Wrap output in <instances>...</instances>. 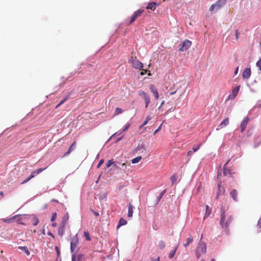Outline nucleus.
Listing matches in <instances>:
<instances>
[{"mask_svg":"<svg viewBox=\"0 0 261 261\" xmlns=\"http://www.w3.org/2000/svg\"><path fill=\"white\" fill-rule=\"evenodd\" d=\"M220 224L222 227V228L224 230L226 233L228 234L229 233V226L232 221V217L231 215H229L226 219V215L225 213L224 207L221 206L220 208Z\"/></svg>","mask_w":261,"mask_h":261,"instance_id":"obj_1","label":"nucleus"},{"mask_svg":"<svg viewBox=\"0 0 261 261\" xmlns=\"http://www.w3.org/2000/svg\"><path fill=\"white\" fill-rule=\"evenodd\" d=\"M202 236L201 239L198 243L197 246L195 249V255L199 259L202 254H205L206 251V245L205 243L202 241Z\"/></svg>","mask_w":261,"mask_h":261,"instance_id":"obj_2","label":"nucleus"},{"mask_svg":"<svg viewBox=\"0 0 261 261\" xmlns=\"http://www.w3.org/2000/svg\"><path fill=\"white\" fill-rule=\"evenodd\" d=\"M226 0H218L215 4H213L210 8V11H217L226 4Z\"/></svg>","mask_w":261,"mask_h":261,"instance_id":"obj_3","label":"nucleus"},{"mask_svg":"<svg viewBox=\"0 0 261 261\" xmlns=\"http://www.w3.org/2000/svg\"><path fill=\"white\" fill-rule=\"evenodd\" d=\"M144 12V10L141 9L135 11L133 15L130 16L128 24L129 25L133 23L136 20L137 18H138V17H140L142 15Z\"/></svg>","mask_w":261,"mask_h":261,"instance_id":"obj_4","label":"nucleus"},{"mask_svg":"<svg viewBox=\"0 0 261 261\" xmlns=\"http://www.w3.org/2000/svg\"><path fill=\"white\" fill-rule=\"evenodd\" d=\"M47 167L45 168H38L33 171L32 172L31 175L27 177L26 179H25L21 184H24L28 182L30 180H31L32 178L34 177L36 175H38L40 173H41L42 171H43L44 170H45Z\"/></svg>","mask_w":261,"mask_h":261,"instance_id":"obj_5","label":"nucleus"},{"mask_svg":"<svg viewBox=\"0 0 261 261\" xmlns=\"http://www.w3.org/2000/svg\"><path fill=\"white\" fill-rule=\"evenodd\" d=\"M192 42L189 40H184L181 44L179 45V50L180 51H184L189 49L191 46Z\"/></svg>","mask_w":261,"mask_h":261,"instance_id":"obj_6","label":"nucleus"},{"mask_svg":"<svg viewBox=\"0 0 261 261\" xmlns=\"http://www.w3.org/2000/svg\"><path fill=\"white\" fill-rule=\"evenodd\" d=\"M79 239H78V238H77V234H76L75 236H74L72 239V240L70 242V251L71 253H73L74 252V251L76 248V247L77 246V245H78L79 244Z\"/></svg>","mask_w":261,"mask_h":261,"instance_id":"obj_7","label":"nucleus"},{"mask_svg":"<svg viewBox=\"0 0 261 261\" xmlns=\"http://www.w3.org/2000/svg\"><path fill=\"white\" fill-rule=\"evenodd\" d=\"M240 87L241 86L238 85L236 88H233L232 90V93L228 95L227 99L229 100L234 99L239 92Z\"/></svg>","mask_w":261,"mask_h":261,"instance_id":"obj_8","label":"nucleus"},{"mask_svg":"<svg viewBox=\"0 0 261 261\" xmlns=\"http://www.w3.org/2000/svg\"><path fill=\"white\" fill-rule=\"evenodd\" d=\"M131 64L132 66L136 69H139L141 70L143 67V63L139 61L138 60L134 61L133 63H132Z\"/></svg>","mask_w":261,"mask_h":261,"instance_id":"obj_9","label":"nucleus"},{"mask_svg":"<svg viewBox=\"0 0 261 261\" xmlns=\"http://www.w3.org/2000/svg\"><path fill=\"white\" fill-rule=\"evenodd\" d=\"M227 164H224L223 166V173L224 176H226L227 175H230L232 176V174L233 173L232 172L231 169L227 166Z\"/></svg>","mask_w":261,"mask_h":261,"instance_id":"obj_10","label":"nucleus"},{"mask_svg":"<svg viewBox=\"0 0 261 261\" xmlns=\"http://www.w3.org/2000/svg\"><path fill=\"white\" fill-rule=\"evenodd\" d=\"M149 89H150L151 92L153 94V95L155 97V99H158V98L159 97V92L157 90V89L154 86V85L151 84L149 87Z\"/></svg>","mask_w":261,"mask_h":261,"instance_id":"obj_11","label":"nucleus"},{"mask_svg":"<svg viewBox=\"0 0 261 261\" xmlns=\"http://www.w3.org/2000/svg\"><path fill=\"white\" fill-rule=\"evenodd\" d=\"M138 95L142 97L144 101L150 100V98L148 94L143 90H139L138 92Z\"/></svg>","mask_w":261,"mask_h":261,"instance_id":"obj_12","label":"nucleus"},{"mask_svg":"<svg viewBox=\"0 0 261 261\" xmlns=\"http://www.w3.org/2000/svg\"><path fill=\"white\" fill-rule=\"evenodd\" d=\"M249 121V118L248 117H246L244 118L241 123V132H243L246 128L247 124Z\"/></svg>","mask_w":261,"mask_h":261,"instance_id":"obj_13","label":"nucleus"},{"mask_svg":"<svg viewBox=\"0 0 261 261\" xmlns=\"http://www.w3.org/2000/svg\"><path fill=\"white\" fill-rule=\"evenodd\" d=\"M251 74V69L250 68H245L242 73V77L245 79H248Z\"/></svg>","mask_w":261,"mask_h":261,"instance_id":"obj_14","label":"nucleus"},{"mask_svg":"<svg viewBox=\"0 0 261 261\" xmlns=\"http://www.w3.org/2000/svg\"><path fill=\"white\" fill-rule=\"evenodd\" d=\"M221 181L219 182L218 184V190L217 192L216 198H218L220 195L223 194L225 192V190L223 188H221Z\"/></svg>","mask_w":261,"mask_h":261,"instance_id":"obj_15","label":"nucleus"},{"mask_svg":"<svg viewBox=\"0 0 261 261\" xmlns=\"http://www.w3.org/2000/svg\"><path fill=\"white\" fill-rule=\"evenodd\" d=\"M230 195L234 201H238V192L236 190L233 189L232 190L230 193Z\"/></svg>","mask_w":261,"mask_h":261,"instance_id":"obj_16","label":"nucleus"},{"mask_svg":"<svg viewBox=\"0 0 261 261\" xmlns=\"http://www.w3.org/2000/svg\"><path fill=\"white\" fill-rule=\"evenodd\" d=\"M133 208H134L133 205L130 202H129L128 205V214H127V216L128 217H132L133 216Z\"/></svg>","mask_w":261,"mask_h":261,"instance_id":"obj_17","label":"nucleus"},{"mask_svg":"<svg viewBox=\"0 0 261 261\" xmlns=\"http://www.w3.org/2000/svg\"><path fill=\"white\" fill-rule=\"evenodd\" d=\"M157 6V4L155 2H151L148 4L147 7H146V9H150L152 10H154Z\"/></svg>","mask_w":261,"mask_h":261,"instance_id":"obj_18","label":"nucleus"},{"mask_svg":"<svg viewBox=\"0 0 261 261\" xmlns=\"http://www.w3.org/2000/svg\"><path fill=\"white\" fill-rule=\"evenodd\" d=\"M65 225V222L62 224L58 228V234L59 236H62L64 233V228Z\"/></svg>","mask_w":261,"mask_h":261,"instance_id":"obj_19","label":"nucleus"},{"mask_svg":"<svg viewBox=\"0 0 261 261\" xmlns=\"http://www.w3.org/2000/svg\"><path fill=\"white\" fill-rule=\"evenodd\" d=\"M166 192V190L165 189L160 193L159 195L156 198V202H155V205L159 203V202L161 200V198H162V197L165 194Z\"/></svg>","mask_w":261,"mask_h":261,"instance_id":"obj_20","label":"nucleus"},{"mask_svg":"<svg viewBox=\"0 0 261 261\" xmlns=\"http://www.w3.org/2000/svg\"><path fill=\"white\" fill-rule=\"evenodd\" d=\"M127 224V221L123 218H121L118 222L117 226V228L118 229L120 226L124 225Z\"/></svg>","mask_w":261,"mask_h":261,"instance_id":"obj_21","label":"nucleus"},{"mask_svg":"<svg viewBox=\"0 0 261 261\" xmlns=\"http://www.w3.org/2000/svg\"><path fill=\"white\" fill-rule=\"evenodd\" d=\"M18 249L23 251L27 255L30 254V252L27 246H18Z\"/></svg>","mask_w":261,"mask_h":261,"instance_id":"obj_22","label":"nucleus"},{"mask_svg":"<svg viewBox=\"0 0 261 261\" xmlns=\"http://www.w3.org/2000/svg\"><path fill=\"white\" fill-rule=\"evenodd\" d=\"M229 124V118H226L220 124L219 126L220 128H222L225 126H227Z\"/></svg>","mask_w":261,"mask_h":261,"instance_id":"obj_23","label":"nucleus"},{"mask_svg":"<svg viewBox=\"0 0 261 261\" xmlns=\"http://www.w3.org/2000/svg\"><path fill=\"white\" fill-rule=\"evenodd\" d=\"M75 141L73 142V143L70 145L69 147L67 152L66 153V154H69L72 151H73L75 149Z\"/></svg>","mask_w":261,"mask_h":261,"instance_id":"obj_24","label":"nucleus"},{"mask_svg":"<svg viewBox=\"0 0 261 261\" xmlns=\"http://www.w3.org/2000/svg\"><path fill=\"white\" fill-rule=\"evenodd\" d=\"M193 241V239L191 235H190L189 237L187 239V243L184 244V247H187Z\"/></svg>","mask_w":261,"mask_h":261,"instance_id":"obj_25","label":"nucleus"},{"mask_svg":"<svg viewBox=\"0 0 261 261\" xmlns=\"http://www.w3.org/2000/svg\"><path fill=\"white\" fill-rule=\"evenodd\" d=\"M170 180L171 181L172 185H173L177 180V175L176 173H174L170 177Z\"/></svg>","mask_w":261,"mask_h":261,"instance_id":"obj_26","label":"nucleus"},{"mask_svg":"<svg viewBox=\"0 0 261 261\" xmlns=\"http://www.w3.org/2000/svg\"><path fill=\"white\" fill-rule=\"evenodd\" d=\"M211 211H212V208H210L207 205L206 206V208H205V217H208L210 216V215L211 214Z\"/></svg>","mask_w":261,"mask_h":261,"instance_id":"obj_27","label":"nucleus"},{"mask_svg":"<svg viewBox=\"0 0 261 261\" xmlns=\"http://www.w3.org/2000/svg\"><path fill=\"white\" fill-rule=\"evenodd\" d=\"M158 246L160 249H163L165 247L166 244L164 241L161 240L159 242Z\"/></svg>","mask_w":261,"mask_h":261,"instance_id":"obj_28","label":"nucleus"},{"mask_svg":"<svg viewBox=\"0 0 261 261\" xmlns=\"http://www.w3.org/2000/svg\"><path fill=\"white\" fill-rule=\"evenodd\" d=\"M177 247H176L174 249H173L169 254V258L170 259H171L173 257V256H174L175 253H176V250H177Z\"/></svg>","mask_w":261,"mask_h":261,"instance_id":"obj_29","label":"nucleus"},{"mask_svg":"<svg viewBox=\"0 0 261 261\" xmlns=\"http://www.w3.org/2000/svg\"><path fill=\"white\" fill-rule=\"evenodd\" d=\"M77 257V261H83L85 258V255L83 254H78L76 255Z\"/></svg>","mask_w":261,"mask_h":261,"instance_id":"obj_30","label":"nucleus"},{"mask_svg":"<svg viewBox=\"0 0 261 261\" xmlns=\"http://www.w3.org/2000/svg\"><path fill=\"white\" fill-rule=\"evenodd\" d=\"M137 59L136 56H134L133 54L132 53L130 58L128 60V63H129L130 64H132V63H133L134 61H137Z\"/></svg>","mask_w":261,"mask_h":261,"instance_id":"obj_31","label":"nucleus"},{"mask_svg":"<svg viewBox=\"0 0 261 261\" xmlns=\"http://www.w3.org/2000/svg\"><path fill=\"white\" fill-rule=\"evenodd\" d=\"M141 159H142L141 156H138L134 158V159H133L132 161V163H137L141 161Z\"/></svg>","mask_w":261,"mask_h":261,"instance_id":"obj_32","label":"nucleus"},{"mask_svg":"<svg viewBox=\"0 0 261 261\" xmlns=\"http://www.w3.org/2000/svg\"><path fill=\"white\" fill-rule=\"evenodd\" d=\"M84 234L85 239L87 241H89L91 240V238H90V237L89 236V233L88 231H85L84 232Z\"/></svg>","mask_w":261,"mask_h":261,"instance_id":"obj_33","label":"nucleus"},{"mask_svg":"<svg viewBox=\"0 0 261 261\" xmlns=\"http://www.w3.org/2000/svg\"><path fill=\"white\" fill-rule=\"evenodd\" d=\"M39 222V219L37 217H34L32 220V224L33 225H37Z\"/></svg>","mask_w":261,"mask_h":261,"instance_id":"obj_34","label":"nucleus"},{"mask_svg":"<svg viewBox=\"0 0 261 261\" xmlns=\"http://www.w3.org/2000/svg\"><path fill=\"white\" fill-rule=\"evenodd\" d=\"M151 119V117H150V116H148L146 117L145 121H144V122L142 123V125H145L146 124H147L148 122Z\"/></svg>","mask_w":261,"mask_h":261,"instance_id":"obj_35","label":"nucleus"},{"mask_svg":"<svg viewBox=\"0 0 261 261\" xmlns=\"http://www.w3.org/2000/svg\"><path fill=\"white\" fill-rule=\"evenodd\" d=\"M122 112V110H121V109L117 108L115 111V115H118L119 114H121Z\"/></svg>","mask_w":261,"mask_h":261,"instance_id":"obj_36","label":"nucleus"},{"mask_svg":"<svg viewBox=\"0 0 261 261\" xmlns=\"http://www.w3.org/2000/svg\"><path fill=\"white\" fill-rule=\"evenodd\" d=\"M69 219V216H68V214L67 213L64 216V217L63 218V221H62V224L63 223H66V221L68 220Z\"/></svg>","mask_w":261,"mask_h":261,"instance_id":"obj_37","label":"nucleus"},{"mask_svg":"<svg viewBox=\"0 0 261 261\" xmlns=\"http://www.w3.org/2000/svg\"><path fill=\"white\" fill-rule=\"evenodd\" d=\"M257 226L258 229H259V231H261V216L258 221Z\"/></svg>","mask_w":261,"mask_h":261,"instance_id":"obj_38","label":"nucleus"},{"mask_svg":"<svg viewBox=\"0 0 261 261\" xmlns=\"http://www.w3.org/2000/svg\"><path fill=\"white\" fill-rule=\"evenodd\" d=\"M256 66L258 68L259 70L261 71V58L257 62Z\"/></svg>","mask_w":261,"mask_h":261,"instance_id":"obj_39","label":"nucleus"},{"mask_svg":"<svg viewBox=\"0 0 261 261\" xmlns=\"http://www.w3.org/2000/svg\"><path fill=\"white\" fill-rule=\"evenodd\" d=\"M107 194L106 193H104L103 195H101L99 196V199L100 200H103L104 199H107Z\"/></svg>","mask_w":261,"mask_h":261,"instance_id":"obj_40","label":"nucleus"},{"mask_svg":"<svg viewBox=\"0 0 261 261\" xmlns=\"http://www.w3.org/2000/svg\"><path fill=\"white\" fill-rule=\"evenodd\" d=\"M200 146V144H198L195 146H194L192 148V150H193V151L194 152H196L197 150H198L199 149Z\"/></svg>","mask_w":261,"mask_h":261,"instance_id":"obj_41","label":"nucleus"},{"mask_svg":"<svg viewBox=\"0 0 261 261\" xmlns=\"http://www.w3.org/2000/svg\"><path fill=\"white\" fill-rule=\"evenodd\" d=\"M56 217H57V213H53L51 216V219H50L51 221H52V222L54 221L56 219Z\"/></svg>","mask_w":261,"mask_h":261,"instance_id":"obj_42","label":"nucleus"},{"mask_svg":"<svg viewBox=\"0 0 261 261\" xmlns=\"http://www.w3.org/2000/svg\"><path fill=\"white\" fill-rule=\"evenodd\" d=\"M239 35H240V33H239V30H236L235 31V36H236V39L238 40L239 39Z\"/></svg>","mask_w":261,"mask_h":261,"instance_id":"obj_43","label":"nucleus"},{"mask_svg":"<svg viewBox=\"0 0 261 261\" xmlns=\"http://www.w3.org/2000/svg\"><path fill=\"white\" fill-rule=\"evenodd\" d=\"M130 123H127V124L125 125V127L124 128V129L122 130V132H125V131L127 130L129 128V127H130Z\"/></svg>","mask_w":261,"mask_h":261,"instance_id":"obj_44","label":"nucleus"},{"mask_svg":"<svg viewBox=\"0 0 261 261\" xmlns=\"http://www.w3.org/2000/svg\"><path fill=\"white\" fill-rule=\"evenodd\" d=\"M55 250H56V252H57V256H58V257H59L60 256V250H59V249L58 246H56L55 247Z\"/></svg>","mask_w":261,"mask_h":261,"instance_id":"obj_45","label":"nucleus"},{"mask_svg":"<svg viewBox=\"0 0 261 261\" xmlns=\"http://www.w3.org/2000/svg\"><path fill=\"white\" fill-rule=\"evenodd\" d=\"M76 254L75 253H72V257H71V260L72 261H75L76 260Z\"/></svg>","mask_w":261,"mask_h":261,"instance_id":"obj_46","label":"nucleus"},{"mask_svg":"<svg viewBox=\"0 0 261 261\" xmlns=\"http://www.w3.org/2000/svg\"><path fill=\"white\" fill-rule=\"evenodd\" d=\"M141 70H142V71H141V72H140V74H141V75H144V74H146V73H147V70H146V69H143L142 68Z\"/></svg>","mask_w":261,"mask_h":261,"instance_id":"obj_47","label":"nucleus"},{"mask_svg":"<svg viewBox=\"0 0 261 261\" xmlns=\"http://www.w3.org/2000/svg\"><path fill=\"white\" fill-rule=\"evenodd\" d=\"M68 98V96H66L63 99H62L60 102V104L62 105L64 102H65Z\"/></svg>","mask_w":261,"mask_h":261,"instance_id":"obj_48","label":"nucleus"},{"mask_svg":"<svg viewBox=\"0 0 261 261\" xmlns=\"http://www.w3.org/2000/svg\"><path fill=\"white\" fill-rule=\"evenodd\" d=\"M91 212H92L93 213V214H94L95 216H99V213H98V212H96V211H94L93 210H92V209L91 210Z\"/></svg>","mask_w":261,"mask_h":261,"instance_id":"obj_49","label":"nucleus"},{"mask_svg":"<svg viewBox=\"0 0 261 261\" xmlns=\"http://www.w3.org/2000/svg\"><path fill=\"white\" fill-rule=\"evenodd\" d=\"M150 100H148L147 101H145V108H147L148 107V105L150 103Z\"/></svg>","mask_w":261,"mask_h":261,"instance_id":"obj_50","label":"nucleus"},{"mask_svg":"<svg viewBox=\"0 0 261 261\" xmlns=\"http://www.w3.org/2000/svg\"><path fill=\"white\" fill-rule=\"evenodd\" d=\"M194 152L193 151V150H190V151H189L188 152V153H187V155H188V156H191V155H192Z\"/></svg>","mask_w":261,"mask_h":261,"instance_id":"obj_51","label":"nucleus"},{"mask_svg":"<svg viewBox=\"0 0 261 261\" xmlns=\"http://www.w3.org/2000/svg\"><path fill=\"white\" fill-rule=\"evenodd\" d=\"M107 165V168H110L111 167L112 165L113 166L112 167H115L116 166V164H106Z\"/></svg>","mask_w":261,"mask_h":261,"instance_id":"obj_52","label":"nucleus"},{"mask_svg":"<svg viewBox=\"0 0 261 261\" xmlns=\"http://www.w3.org/2000/svg\"><path fill=\"white\" fill-rule=\"evenodd\" d=\"M161 126H162V124H161V125H160V126L159 127V128H158L156 130H155V132H154V133H153V134H154V135H155V134H156V133L158 131H159V130H160V129H161Z\"/></svg>","mask_w":261,"mask_h":261,"instance_id":"obj_53","label":"nucleus"},{"mask_svg":"<svg viewBox=\"0 0 261 261\" xmlns=\"http://www.w3.org/2000/svg\"><path fill=\"white\" fill-rule=\"evenodd\" d=\"M47 234H48V236H50L51 237H53V238H54V235L53 234V233L49 231V232H48Z\"/></svg>","mask_w":261,"mask_h":261,"instance_id":"obj_54","label":"nucleus"},{"mask_svg":"<svg viewBox=\"0 0 261 261\" xmlns=\"http://www.w3.org/2000/svg\"><path fill=\"white\" fill-rule=\"evenodd\" d=\"M124 187V185H120L118 187V190L119 191L121 190Z\"/></svg>","mask_w":261,"mask_h":261,"instance_id":"obj_55","label":"nucleus"},{"mask_svg":"<svg viewBox=\"0 0 261 261\" xmlns=\"http://www.w3.org/2000/svg\"><path fill=\"white\" fill-rule=\"evenodd\" d=\"M176 91H177V90H175V91H173V92H171V93H170V95H174V94H175L176 93Z\"/></svg>","mask_w":261,"mask_h":261,"instance_id":"obj_56","label":"nucleus"},{"mask_svg":"<svg viewBox=\"0 0 261 261\" xmlns=\"http://www.w3.org/2000/svg\"><path fill=\"white\" fill-rule=\"evenodd\" d=\"M52 226L55 227H56L57 226V223H53L52 224H51Z\"/></svg>","mask_w":261,"mask_h":261,"instance_id":"obj_57","label":"nucleus"},{"mask_svg":"<svg viewBox=\"0 0 261 261\" xmlns=\"http://www.w3.org/2000/svg\"><path fill=\"white\" fill-rule=\"evenodd\" d=\"M107 163L110 164V163H114V162H112V160H110L108 161Z\"/></svg>","mask_w":261,"mask_h":261,"instance_id":"obj_58","label":"nucleus"},{"mask_svg":"<svg viewBox=\"0 0 261 261\" xmlns=\"http://www.w3.org/2000/svg\"><path fill=\"white\" fill-rule=\"evenodd\" d=\"M238 67L236 69L235 71H234V73L236 74H237V73H238Z\"/></svg>","mask_w":261,"mask_h":261,"instance_id":"obj_59","label":"nucleus"},{"mask_svg":"<svg viewBox=\"0 0 261 261\" xmlns=\"http://www.w3.org/2000/svg\"><path fill=\"white\" fill-rule=\"evenodd\" d=\"M61 105V104H60V103L59 102L56 107V109H57L58 108H59L60 106Z\"/></svg>","mask_w":261,"mask_h":261,"instance_id":"obj_60","label":"nucleus"},{"mask_svg":"<svg viewBox=\"0 0 261 261\" xmlns=\"http://www.w3.org/2000/svg\"><path fill=\"white\" fill-rule=\"evenodd\" d=\"M221 175V172H220L219 170L218 171V175H217V176L218 177Z\"/></svg>","mask_w":261,"mask_h":261,"instance_id":"obj_61","label":"nucleus"},{"mask_svg":"<svg viewBox=\"0 0 261 261\" xmlns=\"http://www.w3.org/2000/svg\"><path fill=\"white\" fill-rule=\"evenodd\" d=\"M104 160L103 159H101L98 163H103Z\"/></svg>","mask_w":261,"mask_h":261,"instance_id":"obj_62","label":"nucleus"},{"mask_svg":"<svg viewBox=\"0 0 261 261\" xmlns=\"http://www.w3.org/2000/svg\"><path fill=\"white\" fill-rule=\"evenodd\" d=\"M152 261H160V257H158L156 259H155Z\"/></svg>","mask_w":261,"mask_h":261,"instance_id":"obj_63","label":"nucleus"},{"mask_svg":"<svg viewBox=\"0 0 261 261\" xmlns=\"http://www.w3.org/2000/svg\"><path fill=\"white\" fill-rule=\"evenodd\" d=\"M164 104V101H162L161 103V106L160 107H159V109H160L161 108V107Z\"/></svg>","mask_w":261,"mask_h":261,"instance_id":"obj_64","label":"nucleus"}]
</instances>
